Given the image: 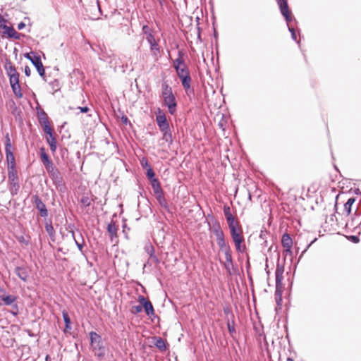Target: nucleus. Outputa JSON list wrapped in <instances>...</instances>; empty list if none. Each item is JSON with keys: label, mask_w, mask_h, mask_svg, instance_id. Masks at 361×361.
<instances>
[{"label": "nucleus", "mask_w": 361, "mask_h": 361, "mask_svg": "<svg viewBox=\"0 0 361 361\" xmlns=\"http://www.w3.org/2000/svg\"><path fill=\"white\" fill-rule=\"evenodd\" d=\"M161 97L164 104L167 107L171 115H174L177 111V101L173 93L172 88L166 82L161 84Z\"/></svg>", "instance_id": "f257e3e1"}, {"label": "nucleus", "mask_w": 361, "mask_h": 361, "mask_svg": "<svg viewBox=\"0 0 361 361\" xmlns=\"http://www.w3.org/2000/svg\"><path fill=\"white\" fill-rule=\"evenodd\" d=\"M89 335L90 345L94 355L99 359L103 358L105 355V347L101 336L94 331L90 332Z\"/></svg>", "instance_id": "f03ea898"}, {"label": "nucleus", "mask_w": 361, "mask_h": 361, "mask_svg": "<svg viewBox=\"0 0 361 361\" xmlns=\"http://www.w3.org/2000/svg\"><path fill=\"white\" fill-rule=\"evenodd\" d=\"M47 171L56 188L60 191L63 192L65 190V184L63 183L61 173L59 169L54 166L47 170Z\"/></svg>", "instance_id": "7ed1b4c3"}, {"label": "nucleus", "mask_w": 361, "mask_h": 361, "mask_svg": "<svg viewBox=\"0 0 361 361\" xmlns=\"http://www.w3.org/2000/svg\"><path fill=\"white\" fill-rule=\"evenodd\" d=\"M156 122L162 135L172 133L166 114L160 109L156 112Z\"/></svg>", "instance_id": "20e7f679"}, {"label": "nucleus", "mask_w": 361, "mask_h": 361, "mask_svg": "<svg viewBox=\"0 0 361 361\" xmlns=\"http://www.w3.org/2000/svg\"><path fill=\"white\" fill-rule=\"evenodd\" d=\"M183 53L181 51H178V58L175 59L173 62V66L175 68L178 78L190 75L188 68H187L183 59Z\"/></svg>", "instance_id": "39448f33"}, {"label": "nucleus", "mask_w": 361, "mask_h": 361, "mask_svg": "<svg viewBox=\"0 0 361 361\" xmlns=\"http://www.w3.org/2000/svg\"><path fill=\"white\" fill-rule=\"evenodd\" d=\"M231 236L233 241L235 243L236 250L239 252H244L245 250V246L242 245L244 241L243 236L242 235V231L240 228H238L230 229Z\"/></svg>", "instance_id": "423d86ee"}, {"label": "nucleus", "mask_w": 361, "mask_h": 361, "mask_svg": "<svg viewBox=\"0 0 361 361\" xmlns=\"http://www.w3.org/2000/svg\"><path fill=\"white\" fill-rule=\"evenodd\" d=\"M213 232L216 236V243L220 250L224 252L230 251L231 247L225 241L224 234L221 227L219 225L216 227H214Z\"/></svg>", "instance_id": "0eeeda50"}, {"label": "nucleus", "mask_w": 361, "mask_h": 361, "mask_svg": "<svg viewBox=\"0 0 361 361\" xmlns=\"http://www.w3.org/2000/svg\"><path fill=\"white\" fill-rule=\"evenodd\" d=\"M8 177L10 184V192L12 195H16L19 190L17 170L8 171Z\"/></svg>", "instance_id": "6e6552de"}, {"label": "nucleus", "mask_w": 361, "mask_h": 361, "mask_svg": "<svg viewBox=\"0 0 361 361\" xmlns=\"http://www.w3.org/2000/svg\"><path fill=\"white\" fill-rule=\"evenodd\" d=\"M17 298L12 295H0V306L2 305H13V308L15 311H12L11 313L13 315L18 314V305L16 303L13 304L16 301Z\"/></svg>", "instance_id": "1a4fd4ad"}, {"label": "nucleus", "mask_w": 361, "mask_h": 361, "mask_svg": "<svg viewBox=\"0 0 361 361\" xmlns=\"http://www.w3.org/2000/svg\"><path fill=\"white\" fill-rule=\"evenodd\" d=\"M146 39L150 46V51L155 60H158L160 55V47L153 35L146 36Z\"/></svg>", "instance_id": "9d476101"}, {"label": "nucleus", "mask_w": 361, "mask_h": 361, "mask_svg": "<svg viewBox=\"0 0 361 361\" xmlns=\"http://www.w3.org/2000/svg\"><path fill=\"white\" fill-rule=\"evenodd\" d=\"M33 202L35 204V208L39 212L40 216L42 217L46 218L48 216V210L47 209L46 205L42 201L40 197L35 195L32 197Z\"/></svg>", "instance_id": "9b49d317"}, {"label": "nucleus", "mask_w": 361, "mask_h": 361, "mask_svg": "<svg viewBox=\"0 0 361 361\" xmlns=\"http://www.w3.org/2000/svg\"><path fill=\"white\" fill-rule=\"evenodd\" d=\"M99 58L100 60L109 63L111 66H116L117 65L116 62L114 63L115 54L111 49H102Z\"/></svg>", "instance_id": "f8f14e48"}, {"label": "nucleus", "mask_w": 361, "mask_h": 361, "mask_svg": "<svg viewBox=\"0 0 361 361\" xmlns=\"http://www.w3.org/2000/svg\"><path fill=\"white\" fill-rule=\"evenodd\" d=\"M280 8V11L283 16L285 18L287 24L292 20V17L290 15L288 6L286 0H276Z\"/></svg>", "instance_id": "ddd939ff"}, {"label": "nucleus", "mask_w": 361, "mask_h": 361, "mask_svg": "<svg viewBox=\"0 0 361 361\" xmlns=\"http://www.w3.org/2000/svg\"><path fill=\"white\" fill-rule=\"evenodd\" d=\"M138 301L142 305V309H145V311L148 316L154 314V308L150 301L147 300L142 295L139 296Z\"/></svg>", "instance_id": "4468645a"}, {"label": "nucleus", "mask_w": 361, "mask_h": 361, "mask_svg": "<svg viewBox=\"0 0 361 361\" xmlns=\"http://www.w3.org/2000/svg\"><path fill=\"white\" fill-rule=\"evenodd\" d=\"M30 61L36 68L39 75L43 77L45 75V71L42 63L41 59L39 56H34L33 59H30Z\"/></svg>", "instance_id": "2eb2a0df"}, {"label": "nucleus", "mask_w": 361, "mask_h": 361, "mask_svg": "<svg viewBox=\"0 0 361 361\" xmlns=\"http://www.w3.org/2000/svg\"><path fill=\"white\" fill-rule=\"evenodd\" d=\"M224 255L226 258V262L224 264V266L226 271L231 275L232 274V269H233L234 267L231 250L225 252Z\"/></svg>", "instance_id": "dca6fc26"}, {"label": "nucleus", "mask_w": 361, "mask_h": 361, "mask_svg": "<svg viewBox=\"0 0 361 361\" xmlns=\"http://www.w3.org/2000/svg\"><path fill=\"white\" fill-rule=\"evenodd\" d=\"M5 153L8 163V171L16 170L15 157L12 150L5 151Z\"/></svg>", "instance_id": "f3484780"}, {"label": "nucleus", "mask_w": 361, "mask_h": 361, "mask_svg": "<svg viewBox=\"0 0 361 361\" xmlns=\"http://www.w3.org/2000/svg\"><path fill=\"white\" fill-rule=\"evenodd\" d=\"M40 155L42 161L44 165L46 170H48L49 169L54 166L53 161L49 159V156L45 152L44 149L43 147L40 149Z\"/></svg>", "instance_id": "a211bd4d"}, {"label": "nucleus", "mask_w": 361, "mask_h": 361, "mask_svg": "<svg viewBox=\"0 0 361 361\" xmlns=\"http://www.w3.org/2000/svg\"><path fill=\"white\" fill-rule=\"evenodd\" d=\"M17 276L23 281H27L29 276L28 270L24 267H17L15 269Z\"/></svg>", "instance_id": "6ab92c4d"}, {"label": "nucleus", "mask_w": 361, "mask_h": 361, "mask_svg": "<svg viewBox=\"0 0 361 361\" xmlns=\"http://www.w3.org/2000/svg\"><path fill=\"white\" fill-rule=\"evenodd\" d=\"M117 231L118 228L116 227L114 221H111L109 224H108L107 231L111 240L117 237Z\"/></svg>", "instance_id": "aec40b11"}, {"label": "nucleus", "mask_w": 361, "mask_h": 361, "mask_svg": "<svg viewBox=\"0 0 361 361\" xmlns=\"http://www.w3.org/2000/svg\"><path fill=\"white\" fill-rule=\"evenodd\" d=\"M281 244L284 248L286 247H292L293 245V240L290 238V235L288 233H284L282 235L281 238Z\"/></svg>", "instance_id": "412c9836"}, {"label": "nucleus", "mask_w": 361, "mask_h": 361, "mask_svg": "<svg viewBox=\"0 0 361 361\" xmlns=\"http://www.w3.org/2000/svg\"><path fill=\"white\" fill-rule=\"evenodd\" d=\"M150 182H151V185H152V188L153 189V191H154V193L155 195L163 192V190L161 187L159 180L157 178L153 179Z\"/></svg>", "instance_id": "4be33fe9"}, {"label": "nucleus", "mask_w": 361, "mask_h": 361, "mask_svg": "<svg viewBox=\"0 0 361 361\" xmlns=\"http://www.w3.org/2000/svg\"><path fill=\"white\" fill-rule=\"evenodd\" d=\"M5 68H6L7 75L9 78L19 74L18 73V71H16V68H15V66H13L11 62H8L6 64Z\"/></svg>", "instance_id": "5701e85b"}, {"label": "nucleus", "mask_w": 361, "mask_h": 361, "mask_svg": "<svg viewBox=\"0 0 361 361\" xmlns=\"http://www.w3.org/2000/svg\"><path fill=\"white\" fill-rule=\"evenodd\" d=\"M181 80L182 85L184 89L188 91L190 89V83H191V77L190 75H187L183 77L179 78Z\"/></svg>", "instance_id": "b1692460"}, {"label": "nucleus", "mask_w": 361, "mask_h": 361, "mask_svg": "<svg viewBox=\"0 0 361 361\" xmlns=\"http://www.w3.org/2000/svg\"><path fill=\"white\" fill-rule=\"evenodd\" d=\"M47 142L49 145L51 151L54 153L57 149L56 140L54 136L47 137Z\"/></svg>", "instance_id": "393cba45"}, {"label": "nucleus", "mask_w": 361, "mask_h": 361, "mask_svg": "<svg viewBox=\"0 0 361 361\" xmlns=\"http://www.w3.org/2000/svg\"><path fill=\"white\" fill-rule=\"evenodd\" d=\"M4 27L6 28V34L9 37L13 39H19L20 34L17 31H16L13 27L8 26H5Z\"/></svg>", "instance_id": "a878e982"}, {"label": "nucleus", "mask_w": 361, "mask_h": 361, "mask_svg": "<svg viewBox=\"0 0 361 361\" xmlns=\"http://www.w3.org/2000/svg\"><path fill=\"white\" fill-rule=\"evenodd\" d=\"M156 198L159 202V204L164 208L167 209L168 208V203L164 195V192L159 193L158 195H156Z\"/></svg>", "instance_id": "bb28decb"}, {"label": "nucleus", "mask_w": 361, "mask_h": 361, "mask_svg": "<svg viewBox=\"0 0 361 361\" xmlns=\"http://www.w3.org/2000/svg\"><path fill=\"white\" fill-rule=\"evenodd\" d=\"M355 202V197H350L348 200V201L344 204V211L345 212L347 215H349L351 212L352 205Z\"/></svg>", "instance_id": "cd10ccee"}, {"label": "nucleus", "mask_w": 361, "mask_h": 361, "mask_svg": "<svg viewBox=\"0 0 361 361\" xmlns=\"http://www.w3.org/2000/svg\"><path fill=\"white\" fill-rule=\"evenodd\" d=\"M62 316H63V321L65 322L66 329L71 330L72 329L71 322V319L68 316V312L66 310H63L62 312Z\"/></svg>", "instance_id": "c85d7f7f"}, {"label": "nucleus", "mask_w": 361, "mask_h": 361, "mask_svg": "<svg viewBox=\"0 0 361 361\" xmlns=\"http://www.w3.org/2000/svg\"><path fill=\"white\" fill-rule=\"evenodd\" d=\"M11 87L12 88L13 92L15 94V96L18 98H22L23 97V93L21 92V88L20 86V84H15V85H11Z\"/></svg>", "instance_id": "c756f323"}, {"label": "nucleus", "mask_w": 361, "mask_h": 361, "mask_svg": "<svg viewBox=\"0 0 361 361\" xmlns=\"http://www.w3.org/2000/svg\"><path fill=\"white\" fill-rule=\"evenodd\" d=\"M45 229L49 237L52 240H54L55 237V230L51 225V224L46 223L45 224Z\"/></svg>", "instance_id": "7c9ffc66"}, {"label": "nucleus", "mask_w": 361, "mask_h": 361, "mask_svg": "<svg viewBox=\"0 0 361 361\" xmlns=\"http://www.w3.org/2000/svg\"><path fill=\"white\" fill-rule=\"evenodd\" d=\"M154 345L161 350H166V344L164 341L160 338V337H156Z\"/></svg>", "instance_id": "2f4dec72"}, {"label": "nucleus", "mask_w": 361, "mask_h": 361, "mask_svg": "<svg viewBox=\"0 0 361 361\" xmlns=\"http://www.w3.org/2000/svg\"><path fill=\"white\" fill-rule=\"evenodd\" d=\"M226 221L229 229L235 228L238 227V223L235 221L233 216L226 217Z\"/></svg>", "instance_id": "473e14b6"}, {"label": "nucleus", "mask_w": 361, "mask_h": 361, "mask_svg": "<svg viewBox=\"0 0 361 361\" xmlns=\"http://www.w3.org/2000/svg\"><path fill=\"white\" fill-rule=\"evenodd\" d=\"M43 126L44 131L46 134L48 135V136H52L53 132L52 129L49 125V120H46V121L44 122V124L42 125Z\"/></svg>", "instance_id": "72a5a7b5"}, {"label": "nucleus", "mask_w": 361, "mask_h": 361, "mask_svg": "<svg viewBox=\"0 0 361 361\" xmlns=\"http://www.w3.org/2000/svg\"><path fill=\"white\" fill-rule=\"evenodd\" d=\"M161 140L166 142L170 147L173 144L172 133L162 135Z\"/></svg>", "instance_id": "f704fd0d"}, {"label": "nucleus", "mask_w": 361, "mask_h": 361, "mask_svg": "<svg viewBox=\"0 0 361 361\" xmlns=\"http://www.w3.org/2000/svg\"><path fill=\"white\" fill-rule=\"evenodd\" d=\"M12 150V145L8 133L5 135V151Z\"/></svg>", "instance_id": "c9c22d12"}, {"label": "nucleus", "mask_w": 361, "mask_h": 361, "mask_svg": "<svg viewBox=\"0 0 361 361\" xmlns=\"http://www.w3.org/2000/svg\"><path fill=\"white\" fill-rule=\"evenodd\" d=\"M282 274H283V271L280 270L279 268H277L276 270V285L281 283L282 278H283Z\"/></svg>", "instance_id": "e433bc0d"}, {"label": "nucleus", "mask_w": 361, "mask_h": 361, "mask_svg": "<svg viewBox=\"0 0 361 361\" xmlns=\"http://www.w3.org/2000/svg\"><path fill=\"white\" fill-rule=\"evenodd\" d=\"M38 115L39 122L42 125L44 124V122L46 121V120H49L47 114L43 110H42L40 112H38Z\"/></svg>", "instance_id": "4c0bfd02"}, {"label": "nucleus", "mask_w": 361, "mask_h": 361, "mask_svg": "<svg viewBox=\"0 0 361 361\" xmlns=\"http://www.w3.org/2000/svg\"><path fill=\"white\" fill-rule=\"evenodd\" d=\"M147 176L150 181L153 179H157L155 178V173L151 166H149V169L147 170Z\"/></svg>", "instance_id": "58836bf2"}, {"label": "nucleus", "mask_w": 361, "mask_h": 361, "mask_svg": "<svg viewBox=\"0 0 361 361\" xmlns=\"http://www.w3.org/2000/svg\"><path fill=\"white\" fill-rule=\"evenodd\" d=\"M142 311V305L140 304L139 305H135V306H133L132 308H131V313L135 314H137V313H140Z\"/></svg>", "instance_id": "ea45409f"}, {"label": "nucleus", "mask_w": 361, "mask_h": 361, "mask_svg": "<svg viewBox=\"0 0 361 361\" xmlns=\"http://www.w3.org/2000/svg\"><path fill=\"white\" fill-rule=\"evenodd\" d=\"M227 328H228V330L230 334L235 333V329L234 322L233 321H232V322L228 321L227 322Z\"/></svg>", "instance_id": "a19ab883"}, {"label": "nucleus", "mask_w": 361, "mask_h": 361, "mask_svg": "<svg viewBox=\"0 0 361 361\" xmlns=\"http://www.w3.org/2000/svg\"><path fill=\"white\" fill-rule=\"evenodd\" d=\"M72 235L74 238V240H75V245H77L78 250L82 252L83 253V243H80L78 240H76L75 237V233L73 231L72 232Z\"/></svg>", "instance_id": "79ce46f5"}, {"label": "nucleus", "mask_w": 361, "mask_h": 361, "mask_svg": "<svg viewBox=\"0 0 361 361\" xmlns=\"http://www.w3.org/2000/svg\"><path fill=\"white\" fill-rule=\"evenodd\" d=\"M10 85L19 83V74L9 78Z\"/></svg>", "instance_id": "37998d69"}, {"label": "nucleus", "mask_w": 361, "mask_h": 361, "mask_svg": "<svg viewBox=\"0 0 361 361\" xmlns=\"http://www.w3.org/2000/svg\"><path fill=\"white\" fill-rule=\"evenodd\" d=\"M224 216L226 218L233 216L231 212V208L229 206H228V205L224 206Z\"/></svg>", "instance_id": "c03bdc74"}, {"label": "nucleus", "mask_w": 361, "mask_h": 361, "mask_svg": "<svg viewBox=\"0 0 361 361\" xmlns=\"http://www.w3.org/2000/svg\"><path fill=\"white\" fill-rule=\"evenodd\" d=\"M81 203L85 206V207H88L91 204V201L90 200V198L88 197H82L81 198Z\"/></svg>", "instance_id": "a18cd8bd"}, {"label": "nucleus", "mask_w": 361, "mask_h": 361, "mask_svg": "<svg viewBox=\"0 0 361 361\" xmlns=\"http://www.w3.org/2000/svg\"><path fill=\"white\" fill-rule=\"evenodd\" d=\"M347 238L354 243H357L360 241V238L357 235H349Z\"/></svg>", "instance_id": "49530a36"}, {"label": "nucleus", "mask_w": 361, "mask_h": 361, "mask_svg": "<svg viewBox=\"0 0 361 361\" xmlns=\"http://www.w3.org/2000/svg\"><path fill=\"white\" fill-rule=\"evenodd\" d=\"M142 32L148 36V35H152V31L150 28L147 25H143L142 26Z\"/></svg>", "instance_id": "de8ad7c7"}, {"label": "nucleus", "mask_w": 361, "mask_h": 361, "mask_svg": "<svg viewBox=\"0 0 361 361\" xmlns=\"http://www.w3.org/2000/svg\"><path fill=\"white\" fill-rule=\"evenodd\" d=\"M140 163H141L142 166L144 169H149V166H151L149 165V164L148 161H147L146 159H145V158H143V159L141 160Z\"/></svg>", "instance_id": "09e8293b"}, {"label": "nucleus", "mask_w": 361, "mask_h": 361, "mask_svg": "<svg viewBox=\"0 0 361 361\" xmlns=\"http://www.w3.org/2000/svg\"><path fill=\"white\" fill-rule=\"evenodd\" d=\"M147 252L149 255L152 258L154 255V249L152 246H149L146 247Z\"/></svg>", "instance_id": "8fccbe9b"}, {"label": "nucleus", "mask_w": 361, "mask_h": 361, "mask_svg": "<svg viewBox=\"0 0 361 361\" xmlns=\"http://www.w3.org/2000/svg\"><path fill=\"white\" fill-rule=\"evenodd\" d=\"M292 247H286L284 248L283 253L286 256L290 255V257L293 256V251L291 250Z\"/></svg>", "instance_id": "3c124183"}, {"label": "nucleus", "mask_w": 361, "mask_h": 361, "mask_svg": "<svg viewBox=\"0 0 361 361\" xmlns=\"http://www.w3.org/2000/svg\"><path fill=\"white\" fill-rule=\"evenodd\" d=\"M78 109H80V111L81 113H87L89 111L90 109L87 106H83V107H78Z\"/></svg>", "instance_id": "603ef678"}, {"label": "nucleus", "mask_w": 361, "mask_h": 361, "mask_svg": "<svg viewBox=\"0 0 361 361\" xmlns=\"http://www.w3.org/2000/svg\"><path fill=\"white\" fill-rule=\"evenodd\" d=\"M25 74L26 76L29 77L31 74V70L29 66H26L25 67Z\"/></svg>", "instance_id": "864d4df0"}, {"label": "nucleus", "mask_w": 361, "mask_h": 361, "mask_svg": "<svg viewBox=\"0 0 361 361\" xmlns=\"http://www.w3.org/2000/svg\"><path fill=\"white\" fill-rule=\"evenodd\" d=\"M25 27V24L23 22H20V23H18V30H22V29H23Z\"/></svg>", "instance_id": "5fc2aeb1"}, {"label": "nucleus", "mask_w": 361, "mask_h": 361, "mask_svg": "<svg viewBox=\"0 0 361 361\" xmlns=\"http://www.w3.org/2000/svg\"><path fill=\"white\" fill-rule=\"evenodd\" d=\"M121 119H122V122L123 123H126V124L128 123V118L126 116H123Z\"/></svg>", "instance_id": "6e6d98bb"}, {"label": "nucleus", "mask_w": 361, "mask_h": 361, "mask_svg": "<svg viewBox=\"0 0 361 361\" xmlns=\"http://www.w3.org/2000/svg\"><path fill=\"white\" fill-rule=\"evenodd\" d=\"M152 259L155 262V263H157V264L159 263V260L158 257L156 255H154L152 257Z\"/></svg>", "instance_id": "4d7b16f0"}, {"label": "nucleus", "mask_w": 361, "mask_h": 361, "mask_svg": "<svg viewBox=\"0 0 361 361\" xmlns=\"http://www.w3.org/2000/svg\"><path fill=\"white\" fill-rule=\"evenodd\" d=\"M288 30H289V32H290L291 35L293 33H295V31L293 27H290L289 25H288Z\"/></svg>", "instance_id": "13d9d810"}, {"label": "nucleus", "mask_w": 361, "mask_h": 361, "mask_svg": "<svg viewBox=\"0 0 361 361\" xmlns=\"http://www.w3.org/2000/svg\"><path fill=\"white\" fill-rule=\"evenodd\" d=\"M354 221V219H352V221L351 222H348L345 225L346 227H348V226H353V222Z\"/></svg>", "instance_id": "bf43d9fd"}, {"label": "nucleus", "mask_w": 361, "mask_h": 361, "mask_svg": "<svg viewBox=\"0 0 361 361\" xmlns=\"http://www.w3.org/2000/svg\"><path fill=\"white\" fill-rule=\"evenodd\" d=\"M291 37L293 40L296 41V34L295 33H293L291 35Z\"/></svg>", "instance_id": "052dcab7"}, {"label": "nucleus", "mask_w": 361, "mask_h": 361, "mask_svg": "<svg viewBox=\"0 0 361 361\" xmlns=\"http://www.w3.org/2000/svg\"><path fill=\"white\" fill-rule=\"evenodd\" d=\"M25 57L30 61V59H33V56H31L30 54H27Z\"/></svg>", "instance_id": "680f3d73"}, {"label": "nucleus", "mask_w": 361, "mask_h": 361, "mask_svg": "<svg viewBox=\"0 0 361 361\" xmlns=\"http://www.w3.org/2000/svg\"><path fill=\"white\" fill-rule=\"evenodd\" d=\"M45 361H51V357L49 355H47L45 357Z\"/></svg>", "instance_id": "e2e57ef3"}, {"label": "nucleus", "mask_w": 361, "mask_h": 361, "mask_svg": "<svg viewBox=\"0 0 361 361\" xmlns=\"http://www.w3.org/2000/svg\"><path fill=\"white\" fill-rule=\"evenodd\" d=\"M4 18L2 17V16L0 14V23L4 22Z\"/></svg>", "instance_id": "0e129e2a"}, {"label": "nucleus", "mask_w": 361, "mask_h": 361, "mask_svg": "<svg viewBox=\"0 0 361 361\" xmlns=\"http://www.w3.org/2000/svg\"><path fill=\"white\" fill-rule=\"evenodd\" d=\"M286 361H294L293 358L291 357H288Z\"/></svg>", "instance_id": "69168bd1"}, {"label": "nucleus", "mask_w": 361, "mask_h": 361, "mask_svg": "<svg viewBox=\"0 0 361 361\" xmlns=\"http://www.w3.org/2000/svg\"><path fill=\"white\" fill-rule=\"evenodd\" d=\"M0 292L5 293V290L4 288H2L1 287H0Z\"/></svg>", "instance_id": "338daca9"}, {"label": "nucleus", "mask_w": 361, "mask_h": 361, "mask_svg": "<svg viewBox=\"0 0 361 361\" xmlns=\"http://www.w3.org/2000/svg\"><path fill=\"white\" fill-rule=\"evenodd\" d=\"M359 226L361 227V221H360V223L359 224Z\"/></svg>", "instance_id": "774afa93"}]
</instances>
